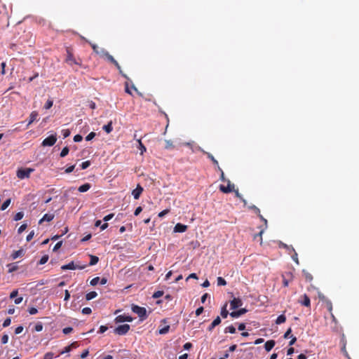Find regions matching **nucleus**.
<instances>
[{"label": "nucleus", "instance_id": "nucleus-9", "mask_svg": "<svg viewBox=\"0 0 359 359\" xmlns=\"http://www.w3.org/2000/svg\"><path fill=\"white\" fill-rule=\"evenodd\" d=\"M248 208H249V209H250V210H252L255 212V213H256V214L259 216V218H260V219H262V220L265 223V224L266 225V224H267V220H266L265 218H264V217H263V216L260 214V210H259V209L257 206H255V205H250V206L248 207Z\"/></svg>", "mask_w": 359, "mask_h": 359}, {"label": "nucleus", "instance_id": "nucleus-59", "mask_svg": "<svg viewBox=\"0 0 359 359\" xmlns=\"http://www.w3.org/2000/svg\"><path fill=\"white\" fill-rule=\"evenodd\" d=\"M114 217V214H109L107 215H106L104 218H103V220L104 222H108L109 221L110 219H111Z\"/></svg>", "mask_w": 359, "mask_h": 359}, {"label": "nucleus", "instance_id": "nucleus-49", "mask_svg": "<svg viewBox=\"0 0 359 359\" xmlns=\"http://www.w3.org/2000/svg\"><path fill=\"white\" fill-rule=\"evenodd\" d=\"M11 320L10 318H7L4 322L3 323V327H8L10 325H11Z\"/></svg>", "mask_w": 359, "mask_h": 359}, {"label": "nucleus", "instance_id": "nucleus-47", "mask_svg": "<svg viewBox=\"0 0 359 359\" xmlns=\"http://www.w3.org/2000/svg\"><path fill=\"white\" fill-rule=\"evenodd\" d=\"M291 332H292V329L290 327L287 329V330L284 334L283 337L285 339L291 338V336H292V335H290Z\"/></svg>", "mask_w": 359, "mask_h": 359}, {"label": "nucleus", "instance_id": "nucleus-33", "mask_svg": "<svg viewBox=\"0 0 359 359\" xmlns=\"http://www.w3.org/2000/svg\"><path fill=\"white\" fill-rule=\"evenodd\" d=\"M11 198H8L7 200H6L1 205V210H5L9 206V205L11 204Z\"/></svg>", "mask_w": 359, "mask_h": 359}, {"label": "nucleus", "instance_id": "nucleus-19", "mask_svg": "<svg viewBox=\"0 0 359 359\" xmlns=\"http://www.w3.org/2000/svg\"><path fill=\"white\" fill-rule=\"evenodd\" d=\"M7 267H8V273H13L18 269V266L17 262L7 264Z\"/></svg>", "mask_w": 359, "mask_h": 359}, {"label": "nucleus", "instance_id": "nucleus-37", "mask_svg": "<svg viewBox=\"0 0 359 359\" xmlns=\"http://www.w3.org/2000/svg\"><path fill=\"white\" fill-rule=\"evenodd\" d=\"M48 260V255H43L41 259L39 262V264L42 265L46 264Z\"/></svg>", "mask_w": 359, "mask_h": 359}, {"label": "nucleus", "instance_id": "nucleus-45", "mask_svg": "<svg viewBox=\"0 0 359 359\" xmlns=\"http://www.w3.org/2000/svg\"><path fill=\"white\" fill-rule=\"evenodd\" d=\"M163 294V292L158 290V291L155 292L152 297L155 299H157V298L161 297Z\"/></svg>", "mask_w": 359, "mask_h": 359}, {"label": "nucleus", "instance_id": "nucleus-52", "mask_svg": "<svg viewBox=\"0 0 359 359\" xmlns=\"http://www.w3.org/2000/svg\"><path fill=\"white\" fill-rule=\"evenodd\" d=\"M28 312L30 315H34L38 313V310H37V309H36L34 307H32V308L29 309Z\"/></svg>", "mask_w": 359, "mask_h": 359}, {"label": "nucleus", "instance_id": "nucleus-1", "mask_svg": "<svg viewBox=\"0 0 359 359\" xmlns=\"http://www.w3.org/2000/svg\"><path fill=\"white\" fill-rule=\"evenodd\" d=\"M132 311L136 313L142 320L147 318V310L144 307H141L137 305H133Z\"/></svg>", "mask_w": 359, "mask_h": 359}, {"label": "nucleus", "instance_id": "nucleus-38", "mask_svg": "<svg viewBox=\"0 0 359 359\" xmlns=\"http://www.w3.org/2000/svg\"><path fill=\"white\" fill-rule=\"evenodd\" d=\"M69 151V148H68L67 147H64V148L62 149V150L61 153H60V156H61L62 158H63V157L66 156L68 154Z\"/></svg>", "mask_w": 359, "mask_h": 359}, {"label": "nucleus", "instance_id": "nucleus-46", "mask_svg": "<svg viewBox=\"0 0 359 359\" xmlns=\"http://www.w3.org/2000/svg\"><path fill=\"white\" fill-rule=\"evenodd\" d=\"M92 312V310L89 307H85L82 309V313L85 315L90 314Z\"/></svg>", "mask_w": 359, "mask_h": 359}, {"label": "nucleus", "instance_id": "nucleus-53", "mask_svg": "<svg viewBox=\"0 0 359 359\" xmlns=\"http://www.w3.org/2000/svg\"><path fill=\"white\" fill-rule=\"evenodd\" d=\"M53 354L51 352L46 353L42 359H53Z\"/></svg>", "mask_w": 359, "mask_h": 359}, {"label": "nucleus", "instance_id": "nucleus-14", "mask_svg": "<svg viewBox=\"0 0 359 359\" xmlns=\"http://www.w3.org/2000/svg\"><path fill=\"white\" fill-rule=\"evenodd\" d=\"M54 214L47 213L39 220V224H42L43 222H50L54 219Z\"/></svg>", "mask_w": 359, "mask_h": 359}, {"label": "nucleus", "instance_id": "nucleus-8", "mask_svg": "<svg viewBox=\"0 0 359 359\" xmlns=\"http://www.w3.org/2000/svg\"><path fill=\"white\" fill-rule=\"evenodd\" d=\"M115 320L116 323L131 322L133 320V318L130 316L123 314L118 316Z\"/></svg>", "mask_w": 359, "mask_h": 359}, {"label": "nucleus", "instance_id": "nucleus-3", "mask_svg": "<svg viewBox=\"0 0 359 359\" xmlns=\"http://www.w3.org/2000/svg\"><path fill=\"white\" fill-rule=\"evenodd\" d=\"M130 330V325L128 324H124L121 325H118L114 330V333L118 335H124L126 334L128 330Z\"/></svg>", "mask_w": 359, "mask_h": 359}, {"label": "nucleus", "instance_id": "nucleus-36", "mask_svg": "<svg viewBox=\"0 0 359 359\" xmlns=\"http://www.w3.org/2000/svg\"><path fill=\"white\" fill-rule=\"evenodd\" d=\"M217 281V285L219 286H224L226 285V280L222 277H218Z\"/></svg>", "mask_w": 359, "mask_h": 359}, {"label": "nucleus", "instance_id": "nucleus-35", "mask_svg": "<svg viewBox=\"0 0 359 359\" xmlns=\"http://www.w3.org/2000/svg\"><path fill=\"white\" fill-rule=\"evenodd\" d=\"M224 332H230L231 334H233L236 332V328L233 325L228 326L225 328Z\"/></svg>", "mask_w": 359, "mask_h": 359}, {"label": "nucleus", "instance_id": "nucleus-30", "mask_svg": "<svg viewBox=\"0 0 359 359\" xmlns=\"http://www.w3.org/2000/svg\"><path fill=\"white\" fill-rule=\"evenodd\" d=\"M107 58V60L111 62L112 64H114L115 66H118V62L114 58V57L112 55H111L109 53H108V55H107V56L105 57Z\"/></svg>", "mask_w": 359, "mask_h": 359}, {"label": "nucleus", "instance_id": "nucleus-17", "mask_svg": "<svg viewBox=\"0 0 359 359\" xmlns=\"http://www.w3.org/2000/svg\"><path fill=\"white\" fill-rule=\"evenodd\" d=\"M38 113L36 111H32L29 115V120L27 125V127H29L34 121H35L37 118Z\"/></svg>", "mask_w": 359, "mask_h": 359}, {"label": "nucleus", "instance_id": "nucleus-31", "mask_svg": "<svg viewBox=\"0 0 359 359\" xmlns=\"http://www.w3.org/2000/svg\"><path fill=\"white\" fill-rule=\"evenodd\" d=\"M169 330H170V325H165L163 327L161 328L158 330V333L160 334H165L169 332Z\"/></svg>", "mask_w": 359, "mask_h": 359}, {"label": "nucleus", "instance_id": "nucleus-51", "mask_svg": "<svg viewBox=\"0 0 359 359\" xmlns=\"http://www.w3.org/2000/svg\"><path fill=\"white\" fill-rule=\"evenodd\" d=\"M8 341V334H4L1 337V343L3 344H7Z\"/></svg>", "mask_w": 359, "mask_h": 359}, {"label": "nucleus", "instance_id": "nucleus-62", "mask_svg": "<svg viewBox=\"0 0 359 359\" xmlns=\"http://www.w3.org/2000/svg\"><path fill=\"white\" fill-rule=\"evenodd\" d=\"M107 329H108V327L107 326L102 325L100 327L98 332L104 333V332H106L107 330Z\"/></svg>", "mask_w": 359, "mask_h": 359}, {"label": "nucleus", "instance_id": "nucleus-39", "mask_svg": "<svg viewBox=\"0 0 359 359\" xmlns=\"http://www.w3.org/2000/svg\"><path fill=\"white\" fill-rule=\"evenodd\" d=\"M90 161H86L83 162V163L81 164V165H80V166H81V168L82 170H85V169H86L87 168H88V167L90 166Z\"/></svg>", "mask_w": 359, "mask_h": 359}, {"label": "nucleus", "instance_id": "nucleus-5", "mask_svg": "<svg viewBox=\"0 0 359 359\" xmlns=\"http://www.w3.org/2000/svg\"><path fill=\"white\" fill-rule=\"evenodd\" d=\"M227 182V186L225 187L222 184H221L219 186V190L223 192V193H225V194H227V193H231L232 191H234V184H231L230 180H226Z\"/></svg>", "mask_w": 359, "mask_h": 359}, {"label": "nucleus", "instance_id": "nucleus-16", "mask_svg": "<svg viewBox=\"0 0 359 359\" xmlns=\"http://www.w3.org/2000/svg\"><path fill=\"white\" fill-rule=\"evenodd\" d=\"M198 149L199 151H202L203 153L207 155L208 158H210V159L212 161V162L215 165H218V161H217L214 158V156H213L211 154H210V153H208V152L205 151H204L201 147H198Z\"/></svg>", "mask_w": 359, "mask_h": 359}, {"label": "nucleus", "instance_id": "nucleus-64", "mask_svg": "<svg viewBox=\"0 0 359 359\" xmlns=\"http://www.w3.org/2000/svg\"><path fill=\"white\" fill-rule=\"evenodd\" d=\"M203 311V306H201L199 308H198L196 311V315L197 316H200Z\"/></svg>", "mask_w": 359, "mask_h": 359}, {"label": "nucleus", "instance_id": "nucleus-57", "mask_svg": "<svg viewBox=\"0 0 359 359\" xmlns=\"http://www.w3.org/2000/svg\"><path fill=\"white\" fill-rule=\"evenodd\" d=\"M71 346H67L66 347H65V348L60 352V354H64V353H69L71 351Z\"/></svg>", "mask_w": 359, "mask_h": 359}, {"label": "nucleus", "instance_id": "nucleus-18", "mask_svg": "<svg viewBox=\"0 0 359 359\" xmlns=\"http://www.w3.org/2000/svg\"><path fill=\"white\" fill-rule=\"evenodd\" d=\"M275 341L273 340H269L264 344V348L266 351H270L275 346Z\"/></svg>", "mask_w": 359, "mask_h": 359}, {"label": "nucleus", "instance_id": "nucleus-44", "mask_svg": "<svg viewBox=\"0 0 359 359\" xmlns=\"http://www.w3.org/2000/svg\"><path fill=\"white\" fill-rule=\"evenodd\" d=\"M53 100H48L46 103L44 105V108L46 109H50V107H52L53 106Z\"/></svg>", "mask_w": 359, "mask_h": 359}, {"label": "nucleus", "instance_id": "nucleus-29", "mask_svg": "<svg viewBox=\"0 0 359 359\" xmlns=\"http://www.w3.org/2000/svg\"><path fill=\"white\" fill-rule=\"evenodd\" d=\"M165 149L170 150L175 148V145L173 144L172 141L165 140Z\"/></svg>", "mask_w": 359, "mask_h": 359}, {"label": "nucleus", "instance_id": "nucleus-24", "mask_svg": "<svg viewBox=\"0 0 359 359\" xmlns=\"http://www.w3.org/2000/svg\"><path fill=\"white\" fill-rule=\"evenodd\" d=\"M97 296V293L95 291L90 292L86 294V299L87 300H91Z\"/></svg>", "mask_w": 359, "mask_h": 359}, {"label": "nucleus", "instance_id": "nucleus-55", "mask_svg": "<svg viewBox=\"0 0 359 359\" xmlns=\"http://www.w3.org/2000/svg\"><path fill=\"white\" fill-rule=\"evenodd\" d=\"M83 140V137L81 135H76L74 137V141L76 142H79Z\"/></svg>", "mask_w": 359, "mask_h": 359}, {"label": "nucleus", "instance_id": "nucleus-48", "mask_svg": "<svg viewBox=\"0 0 359 359\" xmlns=\"http://www.w3.org/2000/svg\"><path fill=\"white\" fill-rule=\"evenodd\" d=\"M72 331H73V328H72V327H65V328L62 330V332H63L65 334H68L71 333Z\"/></svg>", "mask_w": 359, "mask_h": 359}, {"label": "nucleus", "instance_id": "nucleus-22", "mask_svg": "<svg viewBox=\"0 0 359 359\" xmlns=\"http://www.w3.org/2000/svg\"><path fill=\"white\" fill-rule=\"evenodd\" d=\"M90 188V184H88V183H86L81 186H80L78 189V190L80 191V192H86L87 191H88Z\"/></svg>", "mask_w": 359, "mask_h": 359}, {"label": "nucleus", "instance_id": "nucleus-40", "mask_svg": "<svg viewBox=\"0 0 359 359\" xmlns=\"http://www.w3.org/2000/svg\"><path fill=\"white\" fill-rule=\"evenodd\" d=\"M281 245H282L284 248H285V249L288 251V252H289V253H290L291 252H294V248H293V247H292V246H291V245H287L284 244V243H282V244H281Z\"/></svg>", "mask_w": 359, "mask_h": 359}, {"label": "nucleus", "instance_id": "nucleus-28", "mask_svg": "<svg viewBox=\"0 0 359 359\" xmlns=\"http://www.w3.org/2000/svg\"><path fill=\"white\" fill-rule=\"evenodd\" d=\"M137 142H138V144H139L137 148L140 150V154L142 155L144 154V152L146 151V147L141 142V140H137Z\"/></svg>", "mask_w": 359, "mask_h": 359}, {"label": "nucleus", "instance_id": "nucleus-15", "mask_svg": "<svg viewBox=\"0 0 359 359\" xmlns=\"http://www.w3.org/2000/svg\"><path fill=\"white\" fill-rule=\"evenodd\" d=\"M299 303L303 306L309 307L310 306L311 301L309 297L306 294H304L302 296V299L299 301Z\"/></svg>", "mask_w": 359, "mask_h": 359}, {"label": "nucleus", "instance_id": "nucleus-4", "mask_svg": "<svg viewBox=\"0 0 359 359\" xmlns=\"http://www.w3.org/2000/svg\"><path fill=\"white\" fill-rule=\"evenodd\" d=\"M57 141L56 135H51L48 137L45 138L42 142V146L43 147H51L55 144Z\"/></svg>", "mask_w": 359, "mask_h": 359}, {"label": "nucleus", "instance_id": "nucleus-34", "mask_svg": "<svg viewBox=\"0 0 359 359\" xmlns=\"http://www.w3.org/2000/svg\"><path fill=\"white\" fill-rule=\"evenodd\" d=\"M23 217H24V212H18L15 215L13 219L15 221H19V220L22 219Z\"/></svg>", "mask_w": 359, "mask_h": 359}, {"label": "nucleus", "instance_id": "nucleus-11", "mask_svg": "<svg viewBox=\"0 0 359 359\" xmlns=\"http://www.w3.org/2000/svg\"><path fill=\"white\" fill-rule=\"evenodd\" d=\"M143 191V188L140 186V185H137L136 189H135L133 192H132V194L134 197L135 199H138L141 195V194L142 193Z\"/></svg>", "mask_w": 359, "mask_h": 359}, {"label": "nucleus", "instance_id": "nucleus-50", "mask_svg": "<svg viewBox=\"0 0 359 359\" xmlns=\"http://www.w3.org/2000/svg\"><path fill=\"white\" fill-rule=\"evenodd\" d=\"M27 227V225L26 224H22L19 229H18V233H22L25 229Z\"/></svg>", "mask_w": 359, "mask_h": 359}, {"label": "nucleus", "instance_id": "nucleus-26", "mask_svg": "<svg viewBox=\"0 0 359 359\" xmlns=\"http://www.w3.org/2000/svg\"><path fill=\"white\" fill-rule=\"evenodd\" d=\"M90 261L89 263L90 266L95 265L99 261V258L95 255H90Z\"/></svg>", "mask_w": 359, "mask_h": 359}, {"label": "nucleus", "instance_id": "nucleus-20", "mask_svg": "<svg viewBox=\"0 0 359 359\" xmlns=\"http://www.w3.org/2000/svg\"><path fill=\"white\" fill-rule=\"evenodd\" d=\"M23 255H24V251H23V250L20 249V250L14 251L13 252V254L11 255V257L13 259H15L18 257L23 256Z\"/></svg>", "mask_w": 359, "mask_h": 359}, {"label": "nucleus", "instance_id": "nucleus-32", "mask_svg": "<svg viewBox=\"0 0 359 359\" xmlns=\"http://www.w3.org/2000/svg\"><path fill=\"white\" fill-rule=\"evenodd\" d=\"M81 39L85 40L86 42H88L92 47L93 51L97 53V51L99 50V47L95 44V43H92L91 42L88 41L86 39H85L84 37L81 36Z\"/></svg>", "mask_w": 359, "mask_h": 359}, {"label": "nucleus", "instance_id": "nucleus-54", "mask_svg": "<svg viewBox=\"0 0 359 359\" xmlns=\"http://www.w3.org/2000/svg\"><path fill=\"white\" fill-rule=\"evenodd\" d=\"M221 323V319L219 316H217L213 321H212V324H213V326H217L218 325H219Z\"/></svg>", "mask_w": 359, "mask_h": 359}, {"label": "nucleus", "instance_id": "nucleus-63", "mask_svg": "<svg viewBox=\"0 0 359 359\" xmlns=\"http://www.w3.org/2000/svg\"><path fill=\"white\" fill-rule=\"evenodd\" d=\"M297 341V337L294 336H291V340L289 342V346H292Z\"/></svg>", "mask_w": 359, "mask_h": 359}, {"label": "nucleus", "instance_id": "nucleus-27", "mask_svg": "<svg viewBox=\"0 0 359 359\" xmlns=\"http://www.w3.org/2000/svg\"><path fill=\"white\" fill-rule=\"evenodd\" d=\"M285 320H286V317L285 316V315L281 314L277 318V319L276 320V323L278 325H280V324L285 323Z\"/></svg>", "mask_w": 359, "mask_h": 359}, {"label": "nucleus", "instance_id": "nucleus-42", "mask_svg": "<svg viewBox=\"0 0 359 359\" xmlns=\"http://www.w3.org/2000/svg\"><path fill=\"white\" fill-rule=\"evenodd\" d=\"M34 330L36 332H41L43 330V325L41 323H37L34 327Z\"/></svg>", "mask_w": 359, "mask_h": 359}, {"label": "nucleus", "instance_id": "nucleus-41", "mask_svg": "<svg viewBox=\"0 0 359 359\" xmlns=\"http://www.w3.org/2000/svg\"><path fill=\"white\" fill-rule=\"evenodd\" d=\"M96 134L94 132H91L86 137V141H90L91 140H93L95 137Z\"/></svg>", "mask_w": 359, "mask_h": 359}, {"label": "nucleus", "instance_id": "nucleus-21", "mask_svg": "<svg viewBox=\"0 0 359 359\" xmlns=\"http://www.w3.org/2000/svg\"><path fill=\"white\" fill-rule=\"evenodd\" d=\"M102 129L107 133H110L112 130H113V127H112V122L111 121H109L107 125H104L103 127H102Z\"/></svg>", "mask_w": 359, "mask_h": 359}, {"label": "nucleus", "instance_id": "nucleus-7", "mask_svg": "<svg viewBox=\"0 0 359 359\" xmlns=\"http://www.w3.org/2000/svg\"><path fill=\"white\" fill-rule=\"evenodd\" d=\"M243 305V302L239 298H233L230 302V309L231 310H234L238 309V307L241 306Z\"/></svg>", "mask_w": 359, "mask_h": 359}, {"label": "nucleus", "instance_id": "nucleus-61", "mask_svg": "<svg viewBox=\"0 0 359 359\" xmlns=\"http://www.w3.org/2000/svg\"><path fill=\"white\" fill-rule=\"evenodd\" d=\"M34 235V231H31V232L27 235V238H26V240H27V241H30L33 238Z\"/></svg>", "mask_w": 359, "mask_h": 359}, {"label": "nucleus", "instance_id": "nucleus-25", "mask_svg": "<svg viewBox=\"0 0 359 359\" xmlns=\"http://www.w3.org/2000/svg\"><path fill=\"white\" fill-rule=\"evenodd\" d=\"M108 53L109 52L104 48H100L99 50L97 51L96 54L100 55L101 57H105Z\"/></svg>", "mask_w": 359, "mask_h": 359}, {"label": "nucleus", "instance_id": "nucleus-10", "mask_svg": "<svg viewBox=\"0 0 359 359\" xmlns=\"http://www.w3.org/2000/svg\"><path fill=\"white\" fill-rule=\"evenodd\" d=\"M66 62L70 65H72L73 64H75V65L79 64L76 62V60H75V58L74 57L73 54L69 50H67V58H66Z\"/></svg>", "mask_w": 359, "mask_h": 359}, {"label": "nucleus", "instance_id": "nucleus-58", "mask_svg": "<svg viewBox=\"0 0 359 359\" xmlns=\"http://www.w3.org/2000/svg\"><path fill=\"white\" fill-rule=\"evenodd\" d=\"M23 330V327L22 326H18L15 328V334H20Z\"/></svg>", "mask_w": 359, "mask_h": 359}, {"label": "nucleus", "instance_id": "nucleus-2", "mask_svg": "<svg viewBox=\"0 0 359 359\" xmlns=\"http://www.w3.org/2000/svg\"><path fill=\"white\" fill-rule=\"evenodd\" d=\"M33 168L19 169L17 171V177L21 180L29 178L30 174L34 172Z\"/></svg>", "mask_w": 359, "mask_h": 359}, {"label": "nucleus", "instance_id": "nucleus-56", "mask_svg": "<svg viewBox=\"0 0 359 359\" xmlns=\"http://www.w3.org/2000/svg\"><path fill=\"white\" fill-rule=\"evenodd\" d=\"M62 133L64 138H66L70 135V131L68 129H65L62 130Z\"/></svg>", "mask_w": 359, "mask_h": 359}, {"label": "nucleus", "instance_id": "nucleus-13", "mask_svg": "<svg viewBox=\"0 0 359 359\" xmlns=\"http://www.w3.org/2000/svg\"><path fill=\"white\" fill-rule=\"evenodd\" d=\"M247 311H248L246 309H241L238 311H232L231 313H229V315L232 318H238L241 316H242L243 314L245 313Z\"/></svg>", "mask_w": 359, "mask_h": 359}, {"label": "nucleus", "instance_id": "nucleus-12", "mask_svg": "<svg viewBox=\"0 0 359 359\" xmlns=\"http://www.w3.org/2000/svg\"><path fill=\"white\" fill-rule=\"evenodd\" d=\"M187 229V226L181 223H177L174 227V232L183 233Z\"/></svg>", "mask_w": 359, "mask_h": 359}, {"label": "nucleus", "instance_id": "nucleus-6", "mask_svg": "<svg viewBox=\"0 0 359 359\" xmlns=\"http://www.w3.org/2000/svg\"><path fill=\"white\" fill-rule=\"evenodd\" d=\"M86 265L83 266H79L75 265L74 262H71L70 263L63 265L61 266V269L62 270H75V269H83L85 268Z\"/></svg>", "mask_w": 359, "mask_h": 359}, {"label": "nucleus", "instance_id": "nucleus-43", "mask_svg": "<svg viewBox=\"0 0 359 359\" xmlns=\"http://www.w3.org/2000/svg\"><path fill=\"white\" fill-rule=\"evenodd\" d=\"M100 278L99 277H95L90 280V283L93 286L96 285L100 282Z\"/></svg>", "mask_w": 359, "mask_h": 359}, {"label": "nucleus", "instance_id": "nucleus-60", "mask_svg": "<svg viewBox=\"0 0 359 359\" xmlns=\"http://www.w3.org/2000/svg\"><path fill=\"white\" fill-rule=\"evenodd\" d=\"M62 241H60V242L57 243L55 245V246H54V248H53V251H57L59 248H61V246H62Z\"/></svg>", "mask_w": 359, "mask_h": 359}, {"label": "nucleus", "instance_id": "nucleus-23", "mask_svg": "<svg viewBox=\"0 0 359 359\" xmlns=\"http://www.w3.org/2000/svg\"><path fill=\"white\" fill-rule=\"evenodd\" d=\"M226 306H227V304H225L221 310L220 314L223 318H226L228 316V315L229 314V311L226 309Z\"/></svg>", "mask_w": 359, "mask_h": 359}]
</instances>
